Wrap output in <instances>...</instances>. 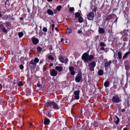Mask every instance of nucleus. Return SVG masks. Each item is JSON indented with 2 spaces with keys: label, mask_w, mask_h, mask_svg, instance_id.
I'll list each match as a JSON object with an SVG mask.
<instances>
[{
  "label": "nucleus",
  "mask_w": 130,
  "mask_h": 130,
  "mask_svg": "<svg viewBox=\"0 0 130 130\" xmlns=\"http://www.w3.org/2000/svg\"><path fill=\"white\" fill-rule=\"evenodd\" d=\"M94 58L93 56L91 55H89L88 53H85L83 54L82 57V59L85 63H87L88 61H91Z\"/></svg>",
  "instance_id": "nucleus-1"
},
{
  "label": "nucleus",
  "mask_w": 130,
  "mask_h": 130,
  "mask_svg": "<svg viewBox=\"0 0 130 130\" xmlns=\"http://www.w3.org/2000/svg\"><path fill=\"white\" fill-rule=\"evenodd\" d=\"M45 106L48 107L53 108L55 109H59L58 105L54 101L47 102L45 104Z\"/></svg>",
  "instance_id": "nucleus-2"
},
{
  "label": "nucleus",
  "mask_w": 130,
  "mask_h": 130,
  "mask_svg": "<svg viewBox=\"0 0 130 130\" xmlns=\"http://www.w3.org/2000/svg\"><path fill=\"white\" fill-rule=\"evenodd\" d=\"M111 100L113 102L117 103H119L121 101L119 98L116 95L113 96Z\"/></svg>",
  "instance_id": "nucleus-3"
},
{
  "label": "nucleus",
  "mask_w": 130,
  "mask_h": 130,
  "mask_svg": "<svg viewBox=\"0 0 130 130\" xmlns=\"http://www.w3.org/2000/svg\"><path fill=\"white\" fill-rule=\"evenodd\" d=\"M96 65L95 62L93 61L89 64L88 66L89 67L90 70L92 71L94 70V68Z\"/></svg>",
  "instance_id": "nucleus-4"
},
{
  "label": "nucleus",
  "mask_w": 130,
  "mask_h": 130,
  "mask_svg": "<svg viewBox=\"0 0 130 130\" xmlns=\"http://www.w3.org/2000/svg\"><path fill=\"white\" fill-rule=\"evenodd\" d=\"M80 91L78 89L77 91H75L74 93V95L72 96V98L74 96L76 100H78L79 98V94Z\"/></svg>",
  "instance_id": "nucleus-5"
},
{
  "label": "nucleus",
  "mask_w": 130,
  "mask_h": 130,
  "mask_svg": "<svg viewBox=\"0 0 130 130\" xmlns=\"http://www.w3.org/2000/svg\"><path fill=\"white\" fill-rule=\"evenodd\" d=\"M75 80L77 82H79L82 80V75L80 74H78L75 78Z\"/></svg>",
  "instance_id": "nucleus-6"
},
{
  "label": "nucleus",
  "mask_w": 130,
  "mask_h": 130,
  "mask_svg": "<svg viewBox=\"0 0 130 130\" xmlns=\"http://www.w3.org/2000/svg\"><path fill=\"white\" fill-rule=\"evenodd\" d=\"M94 16V13L93 12H91L87 15V18L89 20H92Z\"/></svg>",
  "instance_id": "nucleus-7"
},
{
  "label": "nucleus",
  "mask_w": 130,
  "mask_h": 130,
  "mask_svg": "<svg viewBox=\"0 0 130 130\" xmlns=\"http://www.w3.org/2000/svg\"><path fill=\"white\" fill-rule=\"evenodd\" d=\"M0 28L1 30L3 32L5 33H7L8 32L7 30V29L3 25L1 24L0 25Z\"/></svg>",
  "instance_id": "nucleus-8"
},
{
  "label": "nucleus",
  "mask_w": 130,
  "mask_h": 130,
  "mask_svg": "<svg viewBox=\"0 0 130 130\" xmlns=\"http://www.w3.org/2000/svg\"><path fill=\"white\" fill-rule=\"evenodd\" d=\"M57 72L55 69H53L50 73V75L53 76H56L57 74Z\"/></svg>",
  "instance_id": "nucleus-9"
},
{
  "label": "nucleus",
  "mask_w": 130,
  "mask_h": 130,
  "mask_svg": "<svg viewBox=\"0 0 130 130\" xmlns=\"http://www.w3.org/2000/svg\"><path fill=\"white\" fill-rule=\"evenodd\" d=\"M32 41L33 43L34 44H36L39 42L38 39L35 37L32 38Z\"/></svg>",
  "instance_id": "nucleus-10"
},
{
  "label": "nucleus",
  "mask_w": 130,
  "mask_h": 130,
  "mask_svg": "<svg viewBox=\"0 0 130 130\" xmlns=\"http://www.w3.org/2000/svg\"><path fill=\"white\" fill-rule=\"evenodd\" d=\"M55 68L59 72L61 71L63 69V67L62 66H56L55 67Z\"/></svg>",
  "instance_id": "nucleus-11"
},
{
  "label": "nucleus",
  "mask_w": 130,
  "mask_h": 130,
  "mask_svg": "<svg viewBox=\"0 0 130 130\" xmlns=\"http://www.w3.org/2000/svg\"><path fill=\"white\" fill-rule=\"evenodd\" d=\"M50 122L49 120L47 118L44 119V123L45 125H48Z\"/></svg>",
  "instance_id": "nucleus-12"
},
{
  "label": "nucleus",
  "mask_w": 130,
  "mask_h": 130,
  "mask_svg": "<svg viewBox=\"0 0 130 130\" xmlns=\"http://www.w3.org/2000/svg\"><path fill=\"white\" fill-rule=\"evenodd\" d=\"M111 63V61H109V62H107L105 63L104 66L105 67H107L109 66Z\"/></svg>",
  "instance_id": "nucleus-13"
},
{
  "label": "nucleus",
  "mask_w": 130,
  "mask_h": 130,
  "mask_svg": "<svg viewBox=\"0 0 130 130\" xmlns=\"http://www.w3.org/2000/svg\"><path fill=\"white\" fill-rule=\"evenodd\" d=\"M59 60L61 62L63 63L64 62V59L62 56H59Z\"/></svg>",
  "instance_id": "nucleus-14"
},
{
  "label": "nucleus",
  "mask_w": 130,
  "mask_h": 130,
  "mask_svg": "<svg viewBox=\"0 0 130 130\" xmlns=\"http://www.w3.org/2000/svg\"><path fill=\"white\" fill-rule=\"evenodd\" d=\"M47 12L48 14L51 15H53V11L50 9H48L47 10Z\"/></svg>",
  "instance_id": "nucleus-15"
},
{
  "label": "nucleus",
  "mask_w": 130,
  "mask_h": 130,
  "mask_svg": "<svg viewBox=\"0 0 130 130\" xmlns=\"http://www.w3.org/2000/svg\"><path fill=\"white\" fill-rule=\"evenodd\" d=\"M99 33L101 34H102L104 33L105 31L104 30L103 28H100V27L99 28Z\"/></svg>",
  "instance_id": "nucleus-16"
},
{
  "label": "nucleus",
  "mask_w": 130,
  "mask_h": 130,
  "mask_svg": "<svg viewBox=\"0 0 130 130\" xmlns=\"http://www.w3.org/2000/svg\"><path fill=\"white\" fill-rule=\"evenodd\" d=\"M104 85L105 86L107 87H108L110 84L109 81H107L105 82Z\"/></svg>",
  "instance_id": "nucleus-17"
},
{
  "label": "nucleus",
  "mask_w": 130,
  "mask_h": 130,
  "mask_svg": "<svg viewBox=\"0 0 130 130\" xmlns=\"http://www.w3.org/2000/svg\"><path fill=\"white\" fill-rule=\"evenodd\" d=\"M125 69L126 70H128L130 68V66L128 63H127V64L126 63L125 64Z\"/></svg>",
  "instance_id": "nucleus-18"
},
{
  "label": "nucleus",
  "mask_w": 130,
  "mask_h": 130,
  "mask_svg": "<svg viewBox=\"0 0 130 130\" xmlns=\"http://www.w3.org/2000/svg\"><path fill=\"white\" fill-rule=\"evenodd\" d=\"M75 17L76 18H79L80 17V13L77 12L75 13Z\"/></svg>",
  "instance_id": "nucleus-19"
},
{
  "label": "nucleus",
  "mask_w": 130,
  "mask_h": 130,
  "mask_svg": "<svg viewBox=\"0 0 130 130\" xmlns=\"http://www.w3.org/2000/svg\"><path fill=\"white\" fill-rule=\"evenodd\" d=\"M112 18V14H109L108 15L106 18V21H108L110 19Z\"/></svg>",
  "instance_id": "nucleus-20"
},
{
  "label": "nucleus",
  "mask_w": 130,
  "mask_h": 130,
  "mask_svg": "<svg viewBox=\"0 0 130 130\" xmlns=\"http://www.w3.org/2000/svg\"><path fill=\"white\" fill-rule=\"evenodd\" d=\"M19 122V123L21 124V127H22L23 126V125L24 123L23 118H22L21 121H20Z\"/></svg>",
  "instance_id": "nucleus-21"
},
{
  "label": "nucleus",
  "mask_w": 130,
  "mask_h": 130,
  "mask_svg": "<svg viewBox=\"0 0 130 130\" xmlns=\"http://www.w3.org/2000/svg\"><path fill=\"white\" fill-rule=\"evenodd\" d=\"M72 32V30L70 28H68L67 29L66 31V33L67 34H69L71 33Z\"/></svg>",
  "instance_id": "nucleus-22"
},
{
  "label": "nucleus",
  "mask_w": 130,
  "mask_h": 130,
  "mask_svg": "<svg viewBox=\"0 0 130 130\" xmlns=\"http://www.w3.org/2000/svg\"><path fill=\"white\" fill-rule=\"evenodd\" d=\"M98 74L99 75L101 76L103 74V70H99Z\"/></svg>",
  "instance_id": "nucleus-23"
},
{
  "label": "nucleus",
  "mask_w": 130,
  "mask_h": 130,
  "mask_svg": "<svg viewBox=\"0 0 130 130\" xmlns=\"http://www.w3.org/2000/svg\"><path fill=\"white\" fill-rule=\"evenodd\" d=\"M118 56L119 59H121L122 58V54L121 52H119L118 53Z\"/></svg>",
  "instance_id": "nucleus-24"
},
{
  "label": "nucleus",
  "mask_w": 130,
  "mask_h": 130,
  "mask_svg": "<svg viewBox=\"0 0 130 130\" xmlns=\"http://www.w3.org/2000/svg\"><path fill=\"white\" fill-rule=\"evenodd\" d=\"M18 35L19 37L20 38L23 36V33L22 32H19L18 33Z\"/></svg>",
  "instance_id": "nucleus-25"
},
{
  "label": "nucleus",
  "mask_w": 130,
  "mask_h": 130,
  "mask_svg": "<svg viewBox=\"0 0 130 130\" xmlns=\"http://www.w3.org/2000/svg\"><path fill=\"white\" fill-rule=\"evenodd\" d=\"M30 63L31 64L35 65L36 66V63H35L34 61L32 60L31 61H30Z\"/></svg>",
  "instance_id": "nucleus-26"
},
{
  "label": "nucleus",
  "mask_w": 130,
  "mask_h": 130,
  "mask_svg": "<svg viewBox=\"0 0 130 130\" xmlns=\"http://www.w3.org/2000/svg\"><path fill=\"white\" fill-rule=\"evenodd\" d=\"M78 21L80 23H82L83 21V19L80 16L78 18Z\"/></svg>",
  "instance_id": "nucleus-27"
},
{
  "label": "nucleus",
  "mask_w": 130,
  "mask_h": 130,
  "mask_svg": "<svg viewBox=\"0 0 130 130\" xmlns=\"http://www.w3.org/2000/svg\"><path fill=\"white\" fill-rule=\"evenodd\" d=\"M129 53H130L129 52H126V53H125L124 55L123 56V58H125L127 56V55Z\"/></svg>",
  "instance_id": "nucleus-28"
},
{
  "label": "nucleus",
  "mask_w": 130,
  "mask_h": 130,
  "mask_svg": "<svg viewBox=\"0 0 130 130\" xmlns=\"http://www.w3.org/2000/svg\"><path fill=\"white\" fill-rule=\"evenodd\" d=\"M48 58L49 59H50L51 60H53L54 59V58L52 56L50 55L48 56Z\"/></svg>",
  "instance_id": "nucleus-29"
},
{
  "label": "nucleus",
  "mask_w": 130,
  "mask_h": 130,
  "mask_svg": "<svg viewBox=\"0 0 130 130\" xmlns=\"http://www.w3.org/2000/svg\"><path fill=\"white\" fill-rule=\"evenodd\" d=\"M34 61L35 63H36L38 62L39 61V60L38 58H35Z\"/></svg>",
  "instance_id": "nucleus-30"
},
{
  "label": "nucleus",
  "mask_w": 130,
  "mask_h": 130,
  "mask_svg": "<svg viewBox=\"0 0 130 130\" xmlns=\"http://www.w3.org/2000/svg\"><path fill=\"white\" fill-rule=\"evenodd\" d=\"M69 69L70 71H73L74 70V67H69Z\"/></svg>",
  "instance_id": "nucleus-31"
},
{
  "label": "nucleus",
  "mask_w": 130,
  "mask_h": 130,
  "mask_svg": "<svg viewBox=\"0 0 130 130\" xmlns=\"http://www.w3.org/2000/svg\"><path fill=\"white\" fill-rule=\"evenodd\" d=\"M42 49L40 47H38L37 48V51L38 52H40L41 51Z\"/></svg>",
  "instance_id": "nucleus-32"
},
{
  "label": "nucleus",
  "mask_w": 130,
  "mask_h": 130,
  "mask_svg": "<svg viewBox=\"0 0 130 130\" xmlns=\"http://www.w3.org/2000/svg\"><path fill=\"white\" fill-rule=\"evenodd\" d=\"M61 8V5H59L57 7V9L58 11H59L60 10Z\"/></svg>",
  "instance_id": "nucleus-33"
},
{
  "label": "nucleus",
  "mask_w": 130,
  "mask_h": 130,
  "mask_svg": "<svg viewBox=\"0 0 130 130\" xmlns=\"http://www.w3.org/2000/svg\"><path fill=\"white\" fill-rule=\"evenodd\" d=\"M100 45L101 46H105V43L103 42H101L100 43Z\"/></svg>",
  "instance_id": "nucleus-34"
},
{
  "label": "nucleus",
  "mask_w": 130,
  "mask_h": 130,
  "mask_svg": "<svg viewBox=\"0 0 130 130\" xmlns=\"http://www.w3.org/2000/svg\"><path fill=\"white\" fill-rule=\"evenodd\" d=\"M70 74L72 75H74L75 74V72L74 70L71 71Z\"/></svg>",
  "instance_id": "nucleus-35"
},
{
  "label": "nucleus",
  "mask_w": 130,
  "mask_h": 130,
  "mask_svg": "<svg viewBox=\"0 0 130 130\" xmlns=\"http://www.w3.org/2000/svg\"><path fill=\"white\" fill-rule=\"evenodd\" d=\"M69 10L70 11L72 12L74 10V8L73 7H70L69 8Z\"/></svg>",
  "instance_id": "nucleus-36"
},
{
  "label": "nucleus",
  "mask_w": 130,
  "mask_h": 130,
  "mask_svg": "<svg viewBox=\"0 0 130 130\" xmlns=\"http://www.w3.org/2000/svg\"><path fill=\"white\" fill-rule=\"evenodd\" d=\"M43 30L44 32H47V28L46 27H44L43 29Z\"/></svg>",
  "instance_id": "nucleus-37"
},
{
  "label": "nucleus",
  "mask_w": 130,
  "mask_h": 130,
  "mask_svg": "<svg viewBox=\"0 0 130 130\" xmlns=\"http://www.w3.org/2000/svg\"><path fill=\"white\" fill-rule=\"evenodd\" d=\"M20 68L21 69H23L24 68L22 64H21L20 66Z\"/></svg>",
  "instance_id": "nucleus-38"
},
{
  "label": "nucleus",
  "mask_w": 130,
  "mask_h": 130,
  "mask_svg": "<svg viewBox=\"0 0 130 130\" xmlns=\"http://www.w3.org/2000/svg\"><path fill=\"white\" fill-rule=\"evenodd\" d=\"M119 121V118H118L117 120L115 122V123L116 124H118Z\"/></svg>",
  "instance_id": "nucleus-39"
},
{
  "label": "nucleus",
  "mask_w": 130,
  "mask_h": 130,
  "mask_svg": "<svg viewBox=\"0 0 130 130\" xmlns=\"http://www.w3.org/2000/svg\"><path fill=\"white\" fill-rule=\"evenodd\" d=\"M97 10V8L96 7L94 8L93 9H92V11L94 12H95Z\"/></svg>",
  "instance_id": "nucleus-40"
},
{
  "label": "nucleus",
  "mask_w": 130,
  "mask_h": 130,
  "mask_svg": "<svg viewBox=\"0 0 130 130\" xmlns=\"http://www.w3.org/2000/svg\"><path fill=\"white\" fill-rule=\"evenodd\" d=\"M68 61V59H66L64 60V63L65 64H66L67 63V62Z\"/></svg>",
  "instance_id": "nucleus-41"
},
{
  "label": "nucleus",
  "mask_w": 130,
  "mask_h": 130,
  "mask_svg": "<svg viewBox=\"0 0 130 130\" xmlns=\"http://www.w3.org/2000/svg\"><path fill=\"white\" fill-rule=\"evenodd\" d=\"M19 86H21L23 85L22 83L21 82H20L18 84Z\"/></svg>",
  "instance_id": "nucleus-42"
},
{
  "label": "nucleus",
  "mask_w": 130,
  "mask_h": 130,
  "mask_svg": "<svg viewBox=\"0 0 130 130\" xmlns=\"http://www.w3.org/2000/svg\"><path fill=\"white\" fill-rule=\"evenodd\" d=\"M43 70L44 71H45L46 70V68L45 66H43Z\"/></svg>",
  "instance_id": "nucleus-43"
},
{
  "label": "nucleus",
  "mask_w": 130,
  "mask_h": 130,
  "mask_svg": "<svg viewBox=\"0 0 130 130\" xmlns=\"http://www.w3.org/2000/svg\"><path fill=\"white\" fill-rule=\"evenodd\" d=\"M53 48L52 47V46H50L49 47V50L50 51H51L52 50Z\"/></svg>",
  "instance_id": "nucleus-44"
},
{
  "label": "nucleus",
  "mask_w": 130,
  "mask_h": 130,
  "mask_svg": "<svg viewBox=\"0 0 130 130\" xmlns=\"http://www.w3.org/2000/svg\"><path fill=\"white\" fill-rule=\"evenodd\" d=\"M37 85V87H40L41 86V84H38Z\"/></svg>",
  "instance_id": "nucleus-45"
},
{
  "label": "nucleus",
  "mask_w": 130,
  "mask_h": 130,
  "mask_svg": "<svg viewBox=\"0 0 130 130\" xmlns=\"http://www.w3.org/2000/svg\"><path fill=\"white\" fill-rule=\"evenodd\" d=\"M100 49L101 50H104V47H101Z\"/></svg>",
  "instance_id": "nucleus-46"
},
{
  "label": "nucleus",
  "mask_w": 130,
  "mask_h": 130,
  "mask_svg": "<svg viewBox=\"0 0 130 130\" xmlns=\"http://www.w3.org/2000/svg\"><path fill=\"white\" fill-rule=\"evenodd\" d=\"M6 24L7 26H9L10 25V23L9 22H6Z\"/></svg>",
  "instance_id": "nucleus-47"
},
{
  "label": "nucleus",
  "mask_w": 130,
  "mask_h": 130,
  "mask_svg": "<svg viewBox=\"0 0 130 130\" xmlns=\"http://www.w3.org/2000/svg\"><path fill=\"white\" fill-rule=\"evenodd\" d=\"M32 124L31 123H29V126L30 127H31L32 126Z\"/></svg>",
  "instance_id": "nucleus-48"
},
{
  "label": "nucleus",
  "mask_w": 130,
  "mask_h": 130,
  "mask_svg": "<svg viewBox=\"0 0 130 130\" xmlns=\"http://www.w3.org/2000/svg\"><path fill=\"white\" fill-rule=\"evenodd\" d=\"M54 24H53L52 25V28H54Z\"/></svg>",
  "instance_id": "nucleus-49"
},
{
  "label": "nucleus",
  "mask_w": 130,
  "mask_h": 130,
  "mask_svg": "<svg viewBox=\"0 0 130 130\" xmlns=\"http://www.w3.org/2000/svg\"><path fill=\"white\" fill-rule=\"evenodd\" d=\"M53 65V64L52 63H51L49 64L50 67H51Z\"/></svg>",
  "instance_id": "nucleus-50"
},
{
  "label": "nucleus",
  "mask_w": 130,
  "mask_h": 130,
  "mask_svg": "<svg viewBox=\"0 0 130 130\" xmlns=\"http://www.w3.org/2000/svg\"><path fill=\"white\" fill-rule=\"evenodd\" d=\"M78 33L79 34H80L81 33H82V31L81 30H79L78 31Z\"/></svg>",
  "instance_id": "nucleus-51"
},
{
  "label": "nucleus",
  "mask_w": 130,
  "mask_h": 130,
  "mask_svg": "<svg viewBox=\"0 0 130 130\" xmlns=\"http://www.w3.org/2000/svg\"><path fill=\"white\" fill-rule=\"evenodd\" d=\"M125 111V110L124 109H122V110H121V111L122 112H124Z\"/></svg>",
  "instance_id": "nucleus-52"
},
{
  "label": "nucleus",
  "mask_w": 130,
  "mask_h": 130,
  "mask_svg": "<svg viewBox=\"0 0 130 130\" xmlns=\"http://www.w3.org/2000/svg\"><path fill=\"white\" fill-rule=\"evenodd\" d=\"M2 13H0V18H1L2 17L3 15L2 14Z\"/></svg>",
  "instance_id": "nucleus-53"
},
{
  "label": "nucleus",
  "mask_w": 130,
  "mask_h": 130,
  "mask_svg": "<svg viewBox=\"0 0 130 130\" xmlns=\"http://www.w3.org/2000/svg\"><path fill=\"white\" fill-rule=\"evenodd\" d=\"M2 85L0 84V90H1L2 89Z\"/></svg>",
  "instance_id": "nucleus-54"
},
{
  "label": "nucleus",
  "mask_w": 130,
  "mask_h": 130,
  "mask_svg": "<svg viewBox=\"0 0 130 130\" xmlns=\"http://www.w3.org/2000/svg\"><path fill=\"white\" fill-rule=\"evenodd\" d=\"M55 30L57 31H58V29L56 27L55 28Z\"/></svg>",
  "instance_id": "nucleus-55"
},
{
  "label": "nucleus",
  "mask_w": 130,
  "mask_h": 130,
  "mask_svg": "<svg viewBox=\"0 0 130 130\" xmlns=\"http://www.w3.org/2000/svg\"><path fill=\"white\" fill-rule=\"evenodd\" d=\"M23 18L22 17H21V18H20V19L21 20H23Z\"/></svg>",
  "instance_id": "nucleus-56"
},
{
  "label": "nucleus",
  "mask_w": 130,
  "mask_h": 130,
  "mask_svg": "<svg viewBox=\"0 0 130 130\" xmlns=\"http://www.w3.org/2000/svg\"><path fill=\"white\" fill-rule=\"evenodd\" d=\"M63 39L62 38H61V40H60L61 42H62V41H63Z\"/></svg>",
  "instance_id": "nucleus-57"
},
{
  "label": "nucleus",
  "mask_w": 130,
  "mask_h": 130,
  "mask_svg": "<svg viewBox=\"0 0 130 130\" xmlns=\"http://www.w3.org/2000/svg\"><path fill=\"white\" fill-rule=\"evenodd\" d=\"M123 130H128V129L126 128H125L123 129Z\"/></svg>",
  "instance_id": "nucleus-58"
},
{
  "label": "nucleus",
  "mask_w": 130,
  "mask_h": 130,
  "mask_svg": "<svg viewBox=\"0 0 130 130\" xmlns=\"http://www.w3.org/2000/svg\"><path fill=\"white\" fill-rule=\"evenodd\" d=\"M52 0H47V1L49 2H51L52 1Z\"/></svg>",
  "instance_id": "nucleus-59"
},
{
  "label": "nucleus",
  "mask_w": 130,
  "mask_h": 130,
  "mask_svg": "<svg viewBox=\"0 0 130 130\" xmlns=\"http://www.w3.org/2000/svg\"><path fill=\"white\" fill-rule=\"evenodd\" d=\"M56 10H54V13H56Z\"/></svg>",
  "instance_id": "nucleus-60"
},
{
  "label": "nucleus",
  "mask_w": 130,
  "mask_h": 130,
  "mask_svg": "<svg viewBox=\"0 0 130 130\" xmlns=\"http://www.w3.org/2000/svg\"><path fill=\"white\" fill-rule=\"evenodd\" d=\"M51 21H52V23H54V21L53 20H51Z\"/></svg>",
  "instance_id": "nucleus-61"
},
{
  "label": "nucleus",
  "mask_w": 130,
  "mask_h": 130,
  "mask_svg": "<svg viewBox=\"0 0 130 130\" xmlns=\"http://www.w3.org/2000/svg\"><path fill=\"white\" fill-rule=\"evenodd\" d=\"M3 11H1V10H0V13H3Z\"/></svg>",
  "instance_id": "nucleus-62"
},
{
  "label": "nucleus",
  "mask_w": 130,
  "mask_h": 130,
  "mask_svg": "<svg viewBox=\"0 0 130 130\" xmlns=\"http://www.w3.org/2000/svg\"><path fill=\"white\" fill-rule=\"evenodd\" d=\"M54 30V28H52V30L53 31Z\"/></svg>",
  "instance_id": "nucleus-63"
},
{
  "label": "nucleus",
  "mask_w": 130,
  "mask_h": 130,
  "mask_svg": "<svg viewBox=\"0 0 130 130\" xmlns=\"http://www.w3.org/2000/svg\"><path fill=\"white\" fill-rule=\"evenodd\" d=\"M42 62L41 61H40V63H42Z\"/></svg>",
  "instance_id": "nucleus-64"
}]
</instances>
